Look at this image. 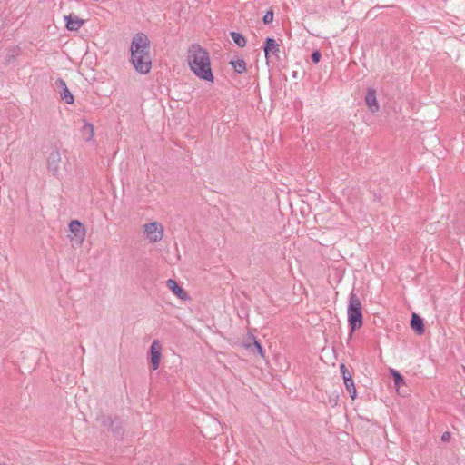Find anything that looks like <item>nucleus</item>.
Here are the masks:
<instances>
[{
	"label": "nucleus",
	"mask_w": 465,
	"mask_h": 465,
	"mask_svg": "<svg viewBox=\"0 0 465 465\" xmlns=\"http://www.w3.org/2000/svg\"><path fill=\"white\" fill-rule=\"evenodd\" d=\"M187 60L191 70L196 76L207 82H213L210 56L205 49L199 45H191L188 49Z\"/></svg>",
	"instance_id": "obj_1"
},
{
	"label": "nucleus",
	"mask_w": 465,
	"mask_h": 465,
	"mask_svg": "<svg viewBox=\"0 0 465 465\" xmlns=\"http://www.w3.org/2000/svg\"><path fill=\"white\" fill-rule=\"evenodd\" d=\"M347 314L351 332L362 326L361 302L354 292L350 294Z\"/></svg>",
	"instance_id": "obj_2"
},
{
	"label": "nucleus",
	"mask_w": 465,
	"mask_h": 465,
	"mask_svg": "<svg viewBox=\"0 0 465 465\" xmlns=\"http://www.w3.org/2000/svg\"><path fill=\"white\" fill-rule=\"evenodd\" d=\"M149 50L150 41L147 35L143 33L134 35L130 45V57L135 58L137 56L150 55Z\"/></svg>",
	"instance_id": "obj_3"
},
{
	"label": "nucleus",
	"mask_w": 465,
	"mask_h": 465,
	"mask_svg": "<svg viewBox=\"0 0 465 465\" xmlns=\"http://www.w3.org/2000/svg\"><path fill=\"white\" fill-rule=\"evenodd\" d=\"M143 231L147 235L150 242H160L163 236V228L162 224L153 222L143 225Z\"/></svg>",
	"instance_id": "obj_4"
},
{
	"label": "nucleus",
	"mask_w": 465,
	"mask_h": 465,
	"mask_svg": "<svg viewBox=\"0 0 465 465\" xmlns=\"http://www.w3.org/2000/svg\"><path fill=\"white\" fill-rule=\"evenodd\" d=\"M69 231L72 235H69L71 241H74L77 243H82L85 237V229L82 223L78 220H73L69 223Z\"/></svg>",
	"instance_id": "obj_5"
},
{
	"label": "nucleus",
	"mask_w": 465,
	"mask_h": 465,
	"mask_svg": "<svg viewBox=\"0 0 465 465\" xmlns=\"http://www.w3.org/2000/svg\"><path fill=\"white\" fill-rule=\"evenodd\" d=\"M130 62L132 63L134 69L142 74H148L152 67V61L150 55L137 56L135 58L130 57Z\"/></svg>",
	"instance_id": "obj_6"
},
{
	"label": "nucleus",
	"mask_w": 465,
	"mask_h": 465,
	"mask_svg": "<svg viewBox=\"0 0 465 465\" xmlns=\"http://www.w3.org/2000/svg\"><path fill=\"white\" fill-rule=\"evenodd\" d=\"M97 421L103 426L109 428L116 437L122 436L120 422L117 419H113L111 416L101 415L97 418Z\"/></svg>",
	"instance_id": "obj_7"
},
{
	"label": "nucleus",
	"mask_w": 465,
	"mask_h": 465,
	"mask_svg": "<svg viewBox=\"0 0 465 465\" xmlns=\"http://www.w3.org/2000/svg\"><path fill=\"white\" fill-rule=\"evenodd\" d=\"M151 364L153 370L155 371L159 368L162 357V345L158 340H154L150 346Z\"/></svg>",
	"instance_id": "obj_8"
},
{
	"label": "nucleus",
	"mask_w": 465,
	"mask_h": 465,
	"mask_svg": "<svg viewBox=\"0 0 465 465\" xmlns=\"http://www.w3.org/2000/svg\"><path fill=\"white\" fill-rule=\"evenodd\" d=\"M55 84L59 90L61 99L64 100L66 104H72L74 101V95L69 91L65 81L59 78L56 81Z\"/></svg>",
	"instance_id": "obj_9"
},
{
	"label": "nucleus",
	"mask_w": 465,
	"mask_h": 465,
	"mask_svg": "<svg viewBox=\"0 0 465 465\" xmlns=\"http://www.w3.org/2000/svg\"><path fill=\"white\" fill-rule=\"evenodd\" d=\"M61 154L59 150H53L47 158V167L53 173H57L60 169Z\"/></svg>",
	"instance_id": "obj_10"
},
{
	"label": "nucleus",
	"mask_w": 465,
	"mask_h": 465,
	"mask_svg": "<svg viewBox=\"0 0 465 465\" xmlns=\"http://www.w3.org/2000/svg\"><path fill=\"white\" fill-rule=\"evenodd\" d=\"M365 103L372 113H376L380 110V105L376 98V91L373 88H368Z\"/></svg>",
	"instance_id": "obj_11"
},
{
	"label": "nucleus",
	"mask_w": 465,
	"mask_h": 465,
	"mask_svg": "<svg viewBox=\"0 0 465 465\" xmlns=\"http://www.w3.org/2000/svg\"><path fill=\"white\" fill-rule=\"evenodd\" d=\"M264 53L266 59H269L271 55H278V54L280 53L279 45L273 38H266L264 45Z\"/></svg>",
	"instance_id": "obj_12"
},
{
	"label": "nucleus",
	"mask_w": 465,
	"mask_h": 465,
	"mask_svg": "<svg viewBox=\"0 0 465 465\" xmlns=\"http://www.w3.org/2000/svg\"><path fill=\"white\" fill-rule=\"evenodd\" d=\"M64 20L66 21V28L70 31H77L84 25V20L73 14L65 15Z\"/></svg>",
	"instance_id": "obj_13"
},
{
	"label": "nucleus",
	"mask_w": 465,
	"mask_h": 465,
	"mask_svg": "<svg viewBox=\"0 0 465 465\" xmlns=\"http://www.w3.org/2000/svg\"><path fill=\"white\" fill-rule=\"evenodd\" d=\"M166 286L180 299L187 300L188 294L187 292L178 285L175 280L169 279L166 281Z\"/></svg>",
	"instance_id": "obj_14"
},
{
	"label": "nucleus",
	"mask_w": 465,
	"mask_h": 465,
	"mask_svg": "<svg viewBox=\"0 0 465 465\" xmlns=\"http://www.w3.org/2000/svg\"><path fill=\"white\" fill-rule=\"evenodd\" d=\"M81 135L86 142L92 141L94 135V125L86 121H84V125L81 128Z\"/></svg>",
	"instance_id": "obj_15"
},
{
	"label": "nucleus",
	"mask_w": 465,
	"mask_h": 465,
	"mask_svg": "<svg viewBox=\"0 0 465 465\" xmlns=\"http://www.w3.org/2000/svg\"><path fill=\"white\" fill-rule=\"evenodd\" d=\"M411 328L418 333H424V324L423 320L417 314L413 313L411 320Z\"/></svg>",
	"instance_id": "obj_16"
},
{
	"label": "nucleus",
	"mask_w": 465,
	"mask_h": 465,
	"mask_svg": "<svg viewBox=\"0 0 465 465\" xmlns=\"http://www.w3.org/2000/svg\"><path fill=\"white\" fill-rule=\"evenodd\" d=\"M345 388L349 392L351 398L354 400L357 396L356 387L351 376H348L344 381Z\"/></svg>",
	"instance_id": "obj_17"
},
{
	"label": "nucleus",
	"mask_w": 465,
	"mask_h": 465,
	"mask_svg": "<svg viewBox=\"0 0 465 465\" xmlns=\"http://www.w3.org/2000/svg\"><path fill=\"white\" fill-rule=\"evenodd\" d=\"M230 64L238 74H242L246 71V63L243 59L232 60Z\"/></svg>",
	"instance_id": "obj_18"
},
{
	"label": "nucleus",
	"mask_w": 465,
	"mask_h": 465,
	"mask_svg": "<svg viewBox=\"0 0 465 465\" xmlns=\"http://www.w3.org/2000/svg\"><path fill=\"white\" fill-rule=\"evenodd\" d=\"M231 37L232 38L233 42L239 46V47H244L246 45V39L245 37L237 32H231Z\"/></svg>",
	"instance_id": "obj_19"
},
{
	"label": "nucleus",
	"mask_w": 465,
	"mask_h": 465,
	"mask_svg": "<svg viewBox=\"0 0 465 465\" xmlns=\"http://www.w3.org/2000/svg\"><path fill=\"white\" fill-rule=\"evenodd\" d=\"M247 348L251 349L252 351H256L261 357H264V351L262 348V345L254 339L252 344H249Z\"/></svg>",
	"instance_id": "obj_20"
},
{
	"label": "nucleus",
	"mask_w": 465,
	"mask_h": 465,
	"mask_svg": "<svg viewBox=\"0 0 465 465\" xmlns=\"http://www.w3.org/2000/svg\"><path fill=\"white\" fill-rule=\"evenodd\" d=\"M391 373L393 375L394 383L396 386H400L403 383V378L402 376L396 371H391Z\"/></svg>",
	"instance_id": "obj_21"
},
{
	"label": "nucleus",
	"mask_w": 465,
	"mask_h": 465,
	"mask_svg": "<svg viewBox=\"0 0 465 465\" xmlns=\"http://www.w3.org/2000/svg\"><path fill=\"white\" fill-rule=\"evenodd\" d=\"M262 20L265 25L272 23L273 20V12L271 10L267 11Z\"/></svg>",
	"instance_id": "obj_22"
},
{
	"label": "nucleus",
	"mask_w": 465,
	"mask_h": 465,
	"mask_svg": "<svg viewBox=\"0 0 465 465\" xmlns=\"http://www.w3.org/2000/svg\"><path fill=\"white\" fill-rule=\"evenodd\" d=\"M340 370H341V372L342 374V377H343V381H345V379L348 377V376H351L350 371H348V369L345 367L344 364H341V367H340Z\"/></svg>",
	"instance_id": "obj_23"
},
{
	"label": "nucleus",
	"mask_w": 465,
	"mask_h": 465,
	"mask_svg": "<svg viewBox=\"0 0 465 465\" xmlns=\"http://www.w3.org/2000/svg\"><path fill=\"white\" fill-rule=\"evenodd\" d=\"M321 53L319 51H314L312 54V60L313 63H318L320 62V59H321Z\"/></svg>",
	"instance_id": "obj_24"
},
{
	"label": "nucleus",
	"mask_w": 465,
	"mask_h": 465,
	"mask_svg": "<svg viewBox=\"0 0 465 465\" xmlns=\"http://www.w3.org/2000/svg\"><path fill=\"white\" fill-rule=\"evenodd\" d=\"M450 439V432H444L441 436V440L442 441H449V440Z\"/></svg>",
	"instance_id": "obj_25"
}]
</instances>
